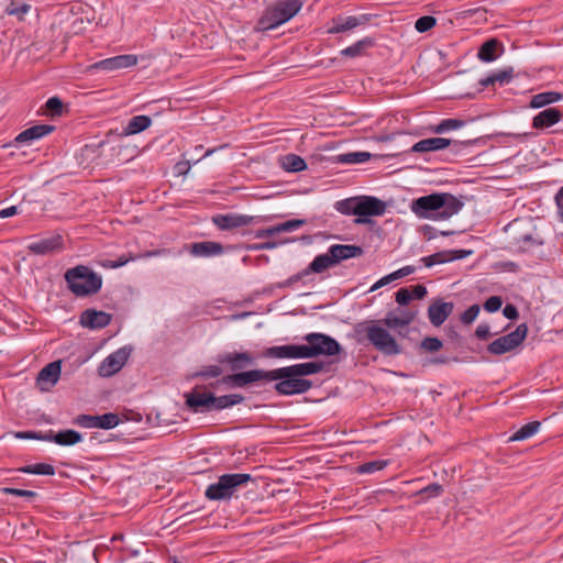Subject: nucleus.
I'll return each mask as SVG.
<instances>
[{
	"instance_id": "nucleus-14",
	"label": "nucleus",
	"mask_w": 563,
	"mask_h": 563,
	"mask_svg": "<svg viewBox=\"0 0 563 563\" xmlns=\"http://www.w3.org/2000/svg\"><path fill=\"white\" fill-rule=\"evenodd\" d=\"M453 144V146L459 150L462 146H467L471 144L470 141L461 142V141H452L450 139L444 137H430V139H423L411 147V152L415 153H424V152H434L439 150L446 148Z\"/></svg>"
},
{
	"instance_id": "nucleus-37",
	"label": "nucleus",
	"mask_w": 563,
	"mask_h": 563,
	"mask_svg": "<svg viewBox=\"0 0 563 563\" xmlns=\"http://www.w3.org/2000/svg\"><path fill=\"white\" fill-rule=\"evenodd\" d=\"M244 397L239 394L216 396L213 394V410H222L243 402Z\"/></svg>"
},
{
	"instance_id": "nucleus-64",
	"label": "nucleus",
	"mask_w": 563,
	"mask_h": 563,
	"mask_svg": "<svg viewBox=\"0 0 563 563\" xmlns=\"http://www.w3.org/2000/svg\"><path fill=\"white\" fill-rule=\"evenodd\" d=\"M555 202H556L561 219L563 221V186L561 187V189L558 191V194L555 196Z\"/></svg>"
},
{
	"instance_id": "nucleus-48",
	"label": "nucleus",
	"mask_w": 563,
	"mask_h": 563,
	"mask_svg": "<svg viewBox=\"0 0 563 563\" xmlns=\"http://www.w3.org/2000/svg\"><path fill=\"white\" fill-rule=\"evenodd\" d=\"M305 223H306V220L291 219V220H288L286 222L275 225V230L278 231V233L290 232V231L297 230L298 228L302 227Z\"/></svg>"
},
{
	"instance_id": "nucleus-50",
	"label": "nucleus",
	"mask_w": 563,
	"mask_h": 563,
	"mask_svg": "<svg viewBox=\"0 0 563 563\" xmlns=\"http://www.w3.org/2000/svg\"><path fill=\"white\" fill-rule=\"evenodd\" d=\"M63 107V102L58 97H52L45 103V108L52 117L60 115Z\"/></svg>"
},
{
	"instance_id": "nucleus-35",
	"label": "nucleus",
	"mask_w": 563,
	"mask_h": 563,
	"mask_svg": "<svg viewBox=\"0 0 563 563\" xmlns=\"http://www.w3.org/2000/svg\"><path fill=\"white\" fill-rule=\"evenodd\" d=\"M514 241L515 244L518 245L520 252H527L536 246L543 244V241L536 238L532 232L516 235L514 236Z\"/></svg>"
},
{
	"instance_id": "nucleus-27",
	"label": "nucleus",
	"mask_w": 563,
	"mask_h": 563,
	"mask_svg": "<svg viewBox=\"0 0 563 563\" xmlns=\"http://www.w3.org/2000/svg\"><path fill=\"white\" fill-rule=\"evenodd\" d=\"M329 249L335 265L342 261L358 257L364 253V250L361 246L352 244H334Z\"/></svg>"
},
{
	"instance_id": "nucleus-15",
	"label": "nucleus",
	"mask_w": 563,
	"mask_h": 563,
	"mask_svg": "<svg viewBox=\"0 0 563 563\" xmlns=\"http://www.w3.org/2000/svg\"><path fill=\"white\" fill-rule=\"evenodd\" d=\"M137 56L132 54L118 55L114 57L106 58L92 64L89 69L91 70H106L114 71L124 69L136 65Z\"/></svg>"
},
{
	"instance_id": "nucleus-9",
	"label": "nucleus",
	"mask_w": 563,
	"mask_h": 563,
	"mask_svg": "<svg viewBox=\"0 0 563 563\" xmlns=\"http://www.w3.org/2000/svg\"><path fill=\"white\" fill-rule=\"evenodd\" d=\"M74 423L82 428H100V429H113L120 423V418L117 413L108 412L101 416L92 415H78L74 419Z\"/></svg>"
},
{
	"instance_id": "nucleus-32",
	"label": "nucleus",
	"mask_w": 563,
	"mask_h": 563,
	"mask_svg": "<svg viewBox=\"0 0 563 563\" xmlns=\"http://www.w3.org/2000/svg\"><path fill=\"white\" fill-rule=\"evenodd\" d=\"M152 123V120L147 115H135L133 117L126 126L123 129L121 135L128 136L140 133L146 130Z\"/></svg>"
},
{
	"instance_id": "nucleus-42",
	"label": "nucleus",
	"mask_w": 563,
	"mask_h": 563,
	"mask_svg": "<svg viewBox=\"0 0 563 563\" xmlns=\"http://www.w3.org/2000/svg\"><path fill=\"white\" fill-rule=\"evenodd\" d=\"M20 472L26 473V474H36V475H54L55 474V467L51 464L46 463H37V464H31L23 466L19 468Z\"/></svg>"
},
{
	"instance_id": "nucleus-34",
	"label": "nucleus",
	"mask_w": 563,
	"mask_h": 563,
	"mask_svg": "<svg viewBox=\"0 0 563 563\" xmlns=\"http://www.w3.org/2000/svg\"><path fill=\"white\" fill-rule=\"evenodd\" d=\"M375 44L372 37H365L357 41L353 45L341 51V55L350 58L362 56L366 49L373 47Z\"/></svg>"
},
{
	"instance_id": "nucleus-62",
	"label": "nucleus",
	"mask_w": 563,
	"mask_h": 563,
	"mask_svg": "<svg viewBox=\"0 0 563 563\" xmlns=\"http://www.w3.org/2000/svg\"><path fill=\"white\" fill-rule=\"evenodd\" d=\"M396 279H398L397 276L394 275V273H391V274L380 278L377 283H375L372 286L371 291H374V290H376V289H378V288L389 284L390 282L396 280Z\"/></svg>"
},
{
	"instance_id": "nucleus-6",
	"label": "nucleus",
	"mask_w": 563,
	"mask_h": 563,
	"mask_svg": "<svg viewBox=\"0 0 563 563\" xmlns=\"http://www.w3.org/2000/svg\"><path fill=\"white\" fill-rule=\"evenodd\" d=\"M528 333V325L526 323L519 324L515 331L503 335L495 341H493L487 346V351L494 355H501L507 352L514 351L518 347L523 340L526 339Z\"/></svg>"
},
{
	"instance_id": "nucleus-54",
	"label": "nucleus",
	"mask_w": 563,
	"mask_h": 563,
	"mask_svg": "<svg viewBox=\"0 0 563 563\" xmlns=\"http://www.w3.org/2000/svg\"><path fill=\"white\" fill-rule=\"evenodd\" d=\"M2 493L5 495H14V496L26 497V498H33L36 496V493L33 490L11 488V487L2 488Z\"/></svg>"
},
{
	"instance_id": "nucleus-60",
	"label": "nucleus",
	"mask_w": 563,
	"mask_h": 563,
	"mask_svg": "<svg viewBox=\"0 0 563 563\" xmlns=\"http://www.w3.org/2000/svg\"><path fill=\"white\" fill-rule=\"evenodd\" d=\"M475 335L479 340H487L490 336V328L487 323H481L475 330Z\"/></svg>"
},
{
	"instance_id": "nucleus-55",
	"label": "nucleus",
	"mask_w": 563,
	"mask_h": 563,
	"mask_svg": "<svg viewBox=\"0 0 563 563\" xmlns=\"http://www.w3.org/2000/svg\"><path fill=\"white\" fill-rule=\"evenodd\" d=\"M503 300L499 296H492L484 302V309L488 312H495L501 308Z\"/></svg>"
},
{
	"instance_id": "nucleus-26",
	"label": "nucleus",
	"mask_w": 563,
	"mask_h": 563,
	"mask_svg": "<svg viewBox=\"0 0 563 563\" xmlns=\"http://www.w3.org/2000/svg\"><path fill=\"white\" fill-rule=\"evenodd\" d=\"M44 439L45 441L54 442L62 446H70L79 443L82 440V435L73 429L62 430L56 433L53 430H49L47 431V437Z\"/></svg>"
},
{
	"instance_id": "nucleus-51",
	"label": "nucleus",
	"mask_w": 563,
	"mask_h": 563,
	"mask_svg": "<svg viewBox=\"0 0 563 563\" xmlns=\"http://www.w3.org/2000/svg\"><path fill=\"white\" fill-rule=\"evenodd\" d=\"M356 205V198L344 199L336 202V210L343 214H354V207Z\"/></svg>"
},
{
	"instance_id": "nucleus-19",
	"label": "nucleus",
	"mask_w": 563,
	"mask_h": 563,
	"mask_svg": "<svg viewBox=\"0 0 563 563\" xmlns=\"http://www.w3.org/2000/svg\"><path fill=\"white\" fill-rule=\"evenodd\" d=\"M255 217L246 214H217L212 217V222L220 230H233L241 227L250 225L254 222Z\"/></svg>"
},
{
	"instance_id": "nucleus-24",
	"label": "nucleus",
	"mask_w": 563,
	"mask_h": 563,
	"mask_svg": "<svg viewBox=\"0 0 563 563\" xmlns=\"http://www.w3.org/2000/svg\"><path fill=\"white\" fill-rule=\"evenodd\" d=\"M367 21H368V19L366 18V15H361V16L350 15V16H345V18L338 16L332 20V26L328 29L327 33H329V34L343 33V32L353 30L360 25H364Z\"/></svg>"
},
{
	"instance_id": "nucleus-20",
	"label": "nucleus",
	"mask_w": 563,
	"mask_h": 563,
	"mask_svg": "<svg viewBox=\"0 0 563 563\" xmlns=\"http://www.w3.org/2000/svg\"><path fill=\"white\" fill-rule=\"evenodd\" d=\"M62 371V361H54L44 366L37 374L36 383L41 390H49L54 387Z\"/></svg>"
},
{
	"instance_id": "nucleus-45",
	"label": "nucleus",
	"mask_w": 563,
	"mask_h": 563,
	"mask_svg": "<svg viewBox=\"0 0 563 563\" xmlns=\"http://www.w3.org/2000/svg\"><path fill=\"white\" fill-rule=\"evenodd\" d=\"M442 346H443L442 341L440 339L433 338V336H427L420 343V347L424 352H429V353L438 352L439 350L442 349Z\"/></svg>"
},
{
	"instance_id": "nucleus-47",
	"label": "nucleus",
	"mask_w": 563,
	"mask_h": 563,
	"mask_svg": "<svg viewBox=\"0 0 563 563\" xmlns=\"http://www.w3.org/2000/svg\"><path fill=\"white\" fill-rule=\"evenodd\" d=\"M371 157V154L367 152H353L347 153L342 156V162L350 163V164H356V163H364L368 161Z\"/></svg>"
},
{
	"instance_id": "nucleus-49",
	"label": "nucleus",
	"mask_w": 563,
	"mask_h": 563,
	"mask_svg": "<svg viewBox=\"0 0 563 563\" xmlns=\"http://www.w3.org/2000/svg\"><path fill=\"white\" fill-rule=\"evenodd\" d=\"M387 465L386 461H372L364 464H361L357 468L358 473H374L376 471H382Z\"/></svg>"
},
{
	"instance_id": "nucleus-61",
	"label": "nucleus",
	"mask_w": 563,
	"mask_h": 563,
	"mask_svg": "<svg viewBox=\"0 0 563 563\" xmlns=\"http://www.w3.org/2000/svg\"><path fill=\"white\" fill-rule=\"evenodd\" d=\"M503 314L509 320H515L519 317L517 307L511 303L505 306Z\"/></svg>"
},
{
	"instance_id": "nucleus-31",
	"label": "nucleus",
	"mask_w": 563,
	"mask_h": 563,
	"mask_svg": "<svg viewBox=\"0 0 563 563\" xmlns=\"http://www.w3.org/2000/svg\"><path fill=\"white\" fill-rule=\"evenodd\" d=\"M441 196L444 199V205L441 207L439 219H449L462 209L463 202L453 195L441 194Z\"/></svg>"
},
{
	"instance_id": "nucleus-22",
	"label": "nucleus",
	"mask_w": 563,
	"mask_h": 563,
	"mask_svg": "<svg viewBox=\"0 0 563 563\" xmlns=\"http://www.w3.org/2000/svg\"><path fill=\"white\" fill-rule=\"evenodd\" d=\"M27 249L35 255L53 254L63 249V236L60 234L51 235L29 244Z\"/></svg>"
},
{
	"instance_id": "nucleus-16",
	"label": "nucleus",
	"mask_w": 563,
	"mask_h": 563,
	"mask_svg": "<svg viewBox=\"0 0 563 563\" xmlns=\"http://www.w3.org/2000/svg\"><path fill=\"white\" fill-rule=\"evenodd\" d=\"M186 406L192 412H209L213 410V394L212 393H201L198 390V387L194 388L192 391L185 394Z\"/></svg>"
},
{
	"instance_id": "nucleus-25",
	"label": "nucleus",
	"mask_w": 563,
	"mask_h": 563,
	"mask_svg": "<svg viewBox=\"0 0 563 563\" xmlns=\"http://www.w3.org/2000/svg\"><path fill=\"white\" fill-rule=\"evenodd\" d=\"M55 130L54 125L36 124L19 133L13 140V144H22L42 139Z\"/></svg>"
},
{
	"instance_id": "nucleus-7",
	"label": "nucleus",
	"mask_w": 563,
	"mask_h": 563,
	"mask_svg": "<svg viewBox=\"0 0 563 563\" xmlns=\"http://www.w3.org/2000/svg\"><path fill=\"white\" fill-rule=\"evenodd\" d=\"M275 369L264 371V369H252L246 372L233 373L231 375H227L222 377L218 383H222L229 385L231 387H245L250 384H253L258 380H267L273 382L276 380Z\"/></svg>"
},
{
	"instance_id": "nucleus-38",
	"label": "nucleus",
	"mask_w": 563,
	"mask_h": 563,
	"mask_svg": "<svg viewBox=\"0 0 563 563\" xmlns=\"http://www.w3.org/2000/svg\"><path fill=\"white\" fill-rule=\"evenodd\" d=\"M223 368L220 365H203L199 371H196L187 376V379H209L220 377Z\"/></svg>"
},
{
	"instance_id": "nucleus-10",
	"label": "nucleus",
	"mask_w": 563,
	"mask_h": 563,
	"mask_svg": "<svg viewBox=\"0 0 563 563\" xmlns=\"http://www.w3.org/2000/svg\"><path fill=\"white\" fill-rule=\"evenodd\" d=\"M322 362H309V363H300L286 367H280L275 369L276 379H282L283 377L296 376L297 378H302L308 375L320 373L323 369Z\"/></svg>"
},
{
	"instance_id": "nucleus-11",
	"label": "nucleus",
	"mask_w": 563,
	"mask_h": 563,
	"mask_svg": "<svg viewBox=\"0 0 563 563\" xmlns=\"http://www.w3.org/2000/svg\"><path fill=\"white\" fill-rule=\"evenodd\" d=\"M130 351L126 347H121L107 356L98 367V373L101 377H110L118 373L126 363Z\"/></svg>"
},
{
	"instance_id": "nucleus-1",
	"label": "nucleus",
	"mask_w": 563,
	"mask_h": 563,
	"mask_svg": "<svg viewBox=\"0 0 563 563\" xmlns=\"http://www.w3.org/2000/svg\"><path fill=\"white\" fill-rule=\"evenodd\" d=\"M354 338L358 343L367 341L378 352L386 356L401 353V346L387 329L378 324V321H364L355 324Z\"/></svg>"
},
{
	"instance_id": "nucleus-41",
	"label": "nucleus",
	"mask_w": 563,
	"mask_h": 563,
	"mask_svg": "<svg viewBox=\"0 0 563 563\" xmlns=\"http://www.w3.org/2000/svg\"><path fill=\"white\" fill-rule=\"evenodd\" d=\"M540 426L541 423L539 421H531L522 426L510 437V441H521L532 437L539 430Z\"/></svg>"
},
{
	"instance_id": "nucleus-59",
	"label": "nucleus",
	"mask_w": 563,
	"mask_h": 563,
	"mask_svg": "<svg viewBox=\"0 0 563 563\" xmlns=\"http://www.w3.org/2000/svg\"><path fill=\"white\" fill-rule=\"evenodd\" d=\"M409 288V292L411 294L412 299H422L427 295V288L423 285H415Z\"/></svg>"
},
{
	"instance_id": "nucleus-21",
	"label": "nucleus",
	"mask_w": 563,
	"mask_h": 563,
	"mask_svg": "<svg viewBox=\"0 0 563 563\" xmlns=\"http://www.w3.org/2000/svg\"><path fill=\"white\" fill-rule=\"evenodd\" d=\"M453 302H445L442 299H435L428 308V318L432 325L440 327L452 314Z\"/></svg>"
},
{
	"instance_id": "nucleus-57",
	"label": "nucleus",
	"mask_w": 563,
	"mask_h": 563,
	"mask_svg": "<svg viewBox=\"0 0 563 563\" xmlns=\"http://www.w3.org/2000/svg\"><path fill=\"white\" fill-rule=\"evenodd\" d=\"M15 437L18 439H30V440H42L45 441V437H47V432H35V431H21L16 432Z\"/></svg>"
},
{
	"instance_id": "nucleus-5",
	"label": "nucleus",
	"mask_w": 563,
	"mask_h": 563,
	"mask_svg": "<svg viewBox=\"0 0 563 563\" xmlns=\"http://www.w3.org/2000/svg\"><path fill=\"white\" fill-rule=\"evenodd\" d=\"M303 340L308 343V349L312 351L310 358L321 355L333 356L342 351V346L335 339L323 333H308L303 336Z\"/></svg>"
},
{
	"instance_id": "nucleus-2",
	"label": "nucleus",
	"mask_w": 563,
	"mask_h": 563,
	"mask_svg": "<svg viewBox=\"0 0 563 563\" xmlns=\"http://www.w3.org/2000/svg\"><path fill=\"white\" fill-rule=\"evenodd\" d=\"M64 278L68 289L77 297L95 295L102 287V277L86 265L67 269Z\"/></svg>"
},
{
	"instance_id": "nucleus-29",
	"label": "nucleus",
	"mask_w": 563,
	"mask_h": 563,
	"mask_svg": "<svg viewBox=\"0 0 563 563\" xmlns=\"http://www.w3.org/2000/svg\"><path fill=\"white\" fill-rule=\"evenodd\" d=\"M224 251V247L219 242L213 241H205V242H197L192 243L190 245V253L194 256H202V257H210V256H217L221 255Z\"/></svg>"
},
{
	"instance_id": "nucleus-8",
	"label": "nucleus",
	"mask_w": 563,
	"mask_h": 563,
	"mask_svg": "<svg viewBox=\"0 0 563 563\" xmlns=\"http://www.w3.org/2000/svg\"><path fill=\"white\" fill-rule=\"evenodd\" d=\"M444 205V199L441 194H432L420 197L412 201V211L421 218H438L440 217L441 207Z\"/></svg>"
},
{
	"instance_id": "nucleus-40",
	"label": "nucleus",
	"mask_w": 563,
	"mask_h": 563,
	"mask_svg": "<svg viewBox=\"0 0 563 563\" xmlns=\"http://www.w3.org/2000/svg\"><path fill=\"white\" fill-rule=\"evenodd\" d=\"M283 167L287 172H301L307 168V164L303 158L296 154H288L283 157Z\"/></svg>"
},
{
	"instance_id": "nucleus-28",
	"label": "nucleus",
	"mask_w": 563,
	"mask_h": 563,
	"mask_svg": "<svg viewBox=\"0 0 563 563\" xmlns=\"http://www.w3.org/2000/svg\"><path fill=\"white\" fill-rule=\"evenodd\" d=\"M562 119V112L558 108H547L532 119V126L537 130L547 129Z\"/></svg>"
},
{
	"instance_id": "nucleus-13",
	"label": "nucleus",
	"mask_w": 563,
	"mask_h": 563,
	"mask_svg": "<svg viewBox=\"0 0 563 563\" xmlns=\"http://www.w3.org/2000/svg\"><path fill=\"white\" fill-rule=\"evenodd\" d=\"M310 354H312V351L308 349V344L272 346L264 353L265 356L275 358H310Z\"/></svg>"
},
{
	"instance_id": "nucleus-17",
	"label": "nucleus",
	"mask_w": 563,
	"mask_h": 563,
	"mask_svg": "<svg viewBox=\"0 0 563 563\" xmlns=\"http://www.w3.org/2000/svg\"><path fill=\"white\" fill-rule=\"evenodd\" d=\"M386 210L384 201L376 197L363 196L356 198L354 214L360 217L382 216Z\"/></svg>"
},
{
	"instance_id": "nucleus-52",
	"label": "nucleus",
	"mask_w": 563,
	"mask_h": 563,
	"mask_svg": "<svg viewBox=\"0 0 563 563\" xmlns=\"http://www.w3.org/2000/svg\"><path fill=\"white\" fill-rule=\"evenodd\" d=\"M479 306L478 305H472L468 309H466L462 314H461V321L464 323V324H470L472 323L478 316L479 313Z\"/></svg>"
},
{
	"instance_id": "nucleus-12",
	"label": "nucleus",
	"mask_w": 563,
	"mask_h": 563,
	"mask_svg": "<svg viewBox=\"0 0 563 563\" xmlns=\"http://www.w3.org/2000/svg\"><path fill=\"white\" fill-rule=\"evenodd\" d=\"M274 389L277 394L291 396L303 394L312 387V382L306 378H297L296 376L283 377L277 379Z\"/></svg>"
},
{
	"instance_id": "nucleus-36",
	"label": "nucleus",
	"mask_w": 563,
	"mask_h": 563,
	"mask_svg": "<svg viewBox=\"0 0 563 563\" xmlns=\"http://www.w3.org/2000/svg\"><path fill=\"white\" fill-rule=\"evenodd\" d=\"M562 98V95L555 91H547L534 95L530 100V107L538 109L554 103Z\"/></svg>"
},
{
	"instance_id": "nucleus-33",
	"label": "nucleus",
	"mask_w": 563,
	"mask_h": 563,
	"mask_svg": "<svg viewBox=\"0 0 563 563\" xmlns=\"http://www.w3.org/2000/svg\"><path fill=\"white\" fill-rule=\"evenodd\" d=\"M334 265H335V263L333 262V257H332V255L330 253V249H329L325 254H320L313 258V261L306 268V273L320 274Z\"/></svg>"
},
{
	"instance_id": "nucleus-58",
	"label": "nucleus",
	"mask_w": 563,
	"mask_h": 563,
	"mask_svg": "<svg viewBox=\"0 0 563 563\" xmlns=\"http://www.w3.org/2000/svg\"><path fill=\"white\" fill-rule=\"evenodd\" d=\"M443 492V487L440 484L433 483L428 485L427 487L422 488L419 494L420 495H428L432 497L440 496Z\"/></svg>"
},
{
	"instance_id": "nucleus-56",
	"label": "nucleus",
	"mask_w": 563,
	"mask_h": 563,
	"mask_svg": "<svg viewBox=\"0 0 563 563\" xmlns=\"http://www.w3.org/2000/svg\"><path fill=\"white\" fill-rule=\"evenodd\" d=\"M396 302L400 306H406L411 301V294L409 292L408 287H402L398 289L395 295Z\"/></svg>"
},
{
	"instance_id": "nucleus-43",
	"label": "nucleus",
	"mask_w": 563,
	"mask_h": 563,
	"mask_svg": "<svg viewBox=\"0 0 563 563\" xmlns=\"http://www.w3.org/2000/svg\"><path fill=\"white\" fill-rule=\"evenodd\" d=\"M464 125V121L457 119L442 120L437 126L433 128L434 133H443L449 130H456Z\"/></svg>"
},
{
	"instance_id": "nucleus-63",
	"label": "nucleus",
	"mask_w": 563,
	"mask_h": 563,
	"mask_svg": "<svg viewBox=\"0 0 563 563\" xmlns=\"http://www.w3.org/2000/svg\"><path fill=\"white\" fill-rule=\"evenodd\" d=\"M471 254H472V251H466V250H456V251H449L448 252L449 261L462 260V258L467 257Z\"/></svg>"
},
{
	"instance_id": "nucleus-46",
	"label": "nucleus",
	"mask_w": 563,
	"mask_h": 563,
	"mask_svg": "<svg viewBox=\"0 0 563 563\" xmlns=\"http://www.w3.org/2000/svg\"><path fill=\"white\" fill-rule=\"evenodd\" d=\"M437 24V19L431 15H424L416 21L415 27L418 32L424 33Z\"/></svg>"
},
{
	"instance_id": "nucleus-4",
	"label": "nucleus",
	"mask_w": 563,
	"mask_h": 563,
	"mask_svg": "<svg viewBox=\"0 0 563 563\" xmlns=\"http://www.w3.org/2000/svg\"><path fill=\"white\" fill-rule=\"evenodd\" d=\"M252 481L250 474L234 473L223 474L218 482L206 489V497L210 500H225L232 497L236 488Z\"/></svg>"
},
{
	"instance_id": "nucleus-53",
	"label": "nucleus",
	"mask_w": 563,
	"mask_h": 563,
	"mask_svg": "<svg viewBox=\"0 0 563 563\" xmlns=\"http://www.w3.org/2000/svg\"><path fill=\"white\" fill-rule=\"evenodd\" d=\"M495 81L499 85L508 84L514 77V69L511 67L494 73Z\"/></svg>"
},
{
	"instance_id": "nucleus-23",
	"label": "nucleus",
	"mask_w": 563,
	"mask_h": 563,
	"mask_svg": "<svg viewBox=\"0 0 563 563\" xmlns=\"http://www.w3.org/2000/svg\"><path fill=\"white\" fill-rule=\"evenodd\" d=\"M112 316L104 311L87 309L80 314V324L89 329H103L110 324Z\"/></svg>"
},
{
	"instance_id": "nucleus-3",
	"label": "nucleus",
	"mask_w": 563,
	"mask_h": 563,
	"mask_svg": "<svg viewBox=\"0 0 563 563\" xmlns=\"http://www.w3.org/2000/svg\"><path fill=\"white\" fill-rule=\"evenodd\" d=\"M301 0H282L268 8L258 20V29L273 30L292 19L302 8Z\"/></svg>"
},
{
	"instance_id": "nucleus-18",
	"label": "nucleus",
	"mask_w": 563,
	"mask_h": 563,
	"mask_svg": "<svg viewBox=\"0 0 563 563\" xmlns=\"http://www.w3.org/2000/svg\"><path fill=\"white\" fill-rule=\"evenodd\" d=\"M217 361L219 364H229L233 373H239V371L253 365L255 358L249 352H232L219 354Z\"/></svg>"
},
{
	"instance_id": "nucleus-44",
	"label": "nucleus",
	"mask_w": 563,
	"mask_h": 563,
	"mask_svg": "<svg viewBox=\"0 0 563 563\" xmlns=\"http://www.w3.org/2000/svg\"><path fill=\"white\" fill-rule=\"evenodd\" d=\"M379 322H383L387 328L389 329H396L400 327H406L410 324V318L408 319H400L395 313L390 312L386 316L385 319L380 320Z\"/></svg>"
},
{
	"instance_id": "nucleus-30",
	"label": "nucleus",
	"mask_w": 563,
	"mask_h": 563,
	"mask_svg": "<svg viewBox=\"0 0 563 563\" xmlns=\"http://www.w3.org/2000/svg\"><path fill=\"white\" fill-rule=\"evenodd\" d=\"M503 48V44L497 38H490L479 47L477 57L482 62H494L498 57L497 48Z\"/></svg>"
},
{
	"instance_id": "nucleus-39",
	"label": "nucleus",
	"mask_w": 563,
	"mask_h": 563,
	"mask_svg": "<svg viewBox=\"0 0 563 563\" xmlns=\"http://www.w3.org/2000/svg\"><path fill=\"white\" fill-rule=\"evenodd\" d=\"M31 5L21 1V0H11L10 3L7 5L4 12L8 15H14L20 21L24 19V15L30 12Z\"/></svg>"
}]
</instances>
